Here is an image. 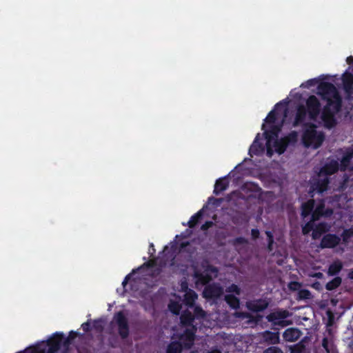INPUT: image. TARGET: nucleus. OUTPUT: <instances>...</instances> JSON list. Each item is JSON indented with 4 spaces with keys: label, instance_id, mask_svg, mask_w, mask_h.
<instances>
[{
    "label": "nucleus",
    "instance_id": "1",
    "mask_svg": "<svg viewBox=\"0 0 353 353\" xmlns=\"http://www.w3.org/2000/svg\"><path fill=\"white\" fill-rule=\"evenodd\" d=\"M180 295L173 294L170 299L168 308L170 311L175 314H179L182 308L181 296L184 298V302L191 311L185 312L181 316L180 332L174 334L172 338V342L168 345L167 353H181L182 349H189L194 343V330L197 323L196 320L202 319V323L204 326H214L216 323L209 322V316H207L204 311L199 307H193L194 303L197 299V294L188 287L186 282H182L179 290Z\"/></svg>",
    "mask_w": 353,
    "mask_h": 353
},
{
    "label": "nucleus",
    "instance_id": "2",
    "mask_svg": "<svg viewBox=\"0 0 353 353\" xmlns=\"http://www.w3.org/2000/svg\"><path fill=\"white\" fill-rule=\"evenodd\" d=\"M289 101L288 99L276 104L274 109L271 111L265 119L262 125V130L264 131V137L260 138L258 134L250 148L251 157L261 155L266 152L267 155L271 157L273 154H283L286 147L290 143H294L297 141L298 134L293 132L289 136L283 138H278V132L282 125L290 119L288 114V107Z\"/></svg>",
    "mask_w": 353,
    "mask_h": 353
},
{
    "label": "nucleus",
    "instance_id": "3",
    "mask_svg": "<svg viewBox=\"0 0 353 353\" xmlns=\"http://www.w3.org/2000/svg\"><path fill=\"white\" fill-rule=\"evenodd\" d=\"M335 78L336 77L322 75L318 78L310 79L301 85V87L305 88L317 86L316 94L326 101L321 119L328 126L334 123V114L339 110L341 107V98L339 93L336 88L330 83L336 81Z\"/></svg>",
    "mask_w": 353,
    "mask_h": 353
},
{
    "label": "nucleus",
    "instance_id": "4",
    "mask_svg": "<svg viewBox=\"0 0 353 353\" xmlns=\"http://www.w3.org/2000/svg\"><path fill=\"white\" fill-rule=\"evenodd\" d=\"M323 110L320 113V103L314 95H311L306 100V107L299 105L297 108L296 112L294 119V125L310 124L312 121H319L323 124L327 128H332L336 124V114H334V122L330 126L326 125L321 119V114Z\"/></svg>",
    "mask_w": 353,
    "mask_h": 353
},
{
    "label": "nucleus",
    "instance_id": "5",
    "mask_svg": "<svg viewBox=\"0 0 353 353\" xmlns=\"http://www.w3.org/2000/svg\"><path fill=\"white\" fill-rule=\"evenodd\" d=\"M63 334L55 333L46 341H41L34 346L28 347L23 352L18 353H56L63 341Z\"/></svg>",
    "mask_w": 353,
    "mask_h": 353
},
{
    "label": "nucleus",
    "instance_id": "6",
    "mask_svg": "<svg viewBox=\"0 0 353 353\" xmlns=\"http://www.w3.org/2000/svg\"><path fill=\"white\" fill-rule=\"evenodd\" d=\"M304 125L305 127L301 138L303 145L312 149L318 148L324 141L323 133L321 131L317 130L314 125Z\"/></svg>",
    "mask_w": 353,
    "mask_h": 353
},
{
    "label": "nucleus",
    "instance_id": "7",
    "mask_svg": "<svg viewBox=\"0 0 353 353\" xmlns=\"http://www.w3.org/2000/svg\"><path fill=\"white\" fill-rule=\"evenodd\" d=\"M337 169L338 164L335 161H331L322 168L318 173L317 179H314L313 190H317L319 192L325 191L327 189L328 176L334 173Z\"/></svg>",
    "mask_w": 353,
    "mask_h": 353
},
{
    "label": "nucleus",
    "instance_id": "8",
    "mask_svg": "<svg viewBox=\"0 0 353 353\" xmlns=\"http://www.w3.org/2000/svg\"><path fill=\"white\" fill-rule=\"evenodd\" d=\"M178 239V236H176ZM192 245L188 241L179 242L176 239L173 243H171L169 245L165 246L164 250L161 254L162 259H164V265L167 263L172 264V261L175 256L178 253L190 252L191 250Z\"/></svg>",
    "mask_w": 353,
    "mask_h": 353
},
{
    "label": "nucleus",
    "instance_id": "9",
    "mask_svg": "<svg viewBox=\"0 0 353 353\" xmlns=\"http://www.w3.org/2000/svg\"><path fill=\"white\" fill-rule=\"evenodd\" d=\"M240 194L243 198L253 196L266 201H270L273 199V194L271 192H261V190L256 185L251 182L246 183L241 188Z\"/></svg>",
    "mask_w": 353,
    "mask_h": 353
},
{
    "label": "nucleus",
    "instance_id": "10",
    "mask_svg": "<svg viewBox=\"0 0 353 353\" xmlns=\"http://www.w3.org/2000/svg\"><path fill=\"white\" fill-rule=\"evenodd\" d=\"M203 271L196 270L194 272V279L196 285H204L208 283L212 276H216V270L208 265L203 266Z\"/></svg>",
    "mask_w": 353,
    "mask_h": 353
},
{
    "label": "nucleus",
    "instance_id": "11",
    "mask_svg": "<svg viewBox=\"0 0 353 353\" xmlns=\"http://www.w3.org/2000/svg\"><path fill=\"white\" fill-rule=\"evenodd\" d=\"M227 294L225 296L226 302L233 308H236L239 305V299L234 296L240 294V289L238 286L232 284L227 290Z\"/></svg>",
    "mask_w": 353,
    "mask_h": 353
},
{
    "label": "nucleus",
    "instance_id": "12",
    "mask_svg": "<svg viewBox=\"0 0 353 353\" xmlns=\"http://www.w3.org/2000/svg\"><path fill=\"white\" fill-rule=\"evenodd\" d=\"M113 322L118 326L119 333L121 336L125 338L128 335V325L127 320L122 312H118L115 314Z\"/></svg>",
    "mask_w": 353,
    "mask_h": 353
},
{
    "label": "nucleus",
    "instance_id": "13",
    "mask_svg": "<svg viewBox=\"0 0 353 353\" xmlns=\"http://www.w3.org/2000/svg\"><path fill=\"white\" fill-rule=\"evenodd\" d=\"M289 316V312L286 310L276 311L268 316L270 321L272 322L275 325H280L281 326H285L288 322L285 319Z\"/></svg>",
    "mask_w": 353,
    "mask_h": 353
},
{
    "label": "nucleus",
    "instance_id": "14",
    "mask_svg": "<svg viewBox=\"0 0 353 353\" xmlns=\"http://www.w3.org/2000/svg\"><path fill=\"white\" fill-rule=\"evenodd\" d=\"M219 202L218 200L214 199H210L208 204L204 206L199 212H197L195 215L192 216L190 220L188 221L189 227H193L198 221L199 219L207 212L208 209H212L214 205H216Z\"/></svg>",
    "mask_w": 353,
    "mask_h": 353
},
{
    "label": "nucleus",
    "instance_id": "15",
    "mask_svg": "<svg viewBox=\"0 0 353 353\" xmlns=\"http://www.w3.org/2000/svg\"><path fill=\"white\" fill-rule=\"evenodd\" d=\"M343 86L347 97L353 99V75L348 70L343 74Z\"/></svg>",
    "mask_w": 353,
    "mask_h": 353
},
{
    "label": "nucleus",
    "instance_id": "16",
    "mask_svg": "<svg viewBox=\"0 0 353 353\" xmlns=\"http://www.w3.org/2000/svg\"><path fill=\"white\" fill-rule=\"evenodd\" d=\"M223 294V290L219 285H210L203 291V296L206 299L219 297Z\"/></svg>",
    "mask_w": 353,
    "mask_h": 353
},
{
    "label": "nucleus",
    "instance_id": "17",
    "mask_svg": "<svg viewBox=\"0 0 353 353\" xmlns=\"http://www.w3.org/2000/svg\"><path fill=\"white\" fill-rule=\"evenodd\" d=\"M301 332L296 328H288L283 333V338L288 341H295L299 339Z\"/></svg>",
    "mask_w": 353,
    "mask_h": 353
},
{
    "label": "nucleus",
    "instance_id": "18",
    "mask_svg": "<svg viewBox=\"0 0 353 353\" xmlns=\"http://www.w3.org/2000/svg\"><path fill=\"white\" fill-rule=\"evenodd\" d=\"M339 241L340 239L337 236L328 234L322 239L321 245L325 248H333L339 243Z\"/></svg>",
    "mask_w": 353,
    "mask_h": 353
},
{
    "label": "nucleus",
    "instance_id": "19",
    "mask_svg": "<svg viewBox=\"0 0 353 353\" xmlns=\"http://www.w3.org/2000/svg\"><path fill=\"white\" fill-rule=\"evenodd\" d=\"M268 302L265 300H258L248 303L249 310L258 312L264 310L268 306Z\"/></svg>",
    "mask_w": 353,
    "mask_h": 353
},
{
    "label": "nucleus",
    "instance_id": "20",
    "mask_svg": "<svg viewBox=\"0 0 353 353\" xmlns=\"http://www.w3.org/2000/svg\"><path fill=\"white\" fill-rule=\"evenodd\" d=\"M264 339L267 342H268L270 343L275 344L279 342V336L277 332L273 333V332H266L264 333Z\"/></svg>",
    "mask_w": 353,
    "mask_h": 353
},
{
    "label": "nucleus",
    "instance_id": "21",
    "mask_svg": "<svg viewBox=\"0 0 353 353\" xmlns=\"http://www.w3.org/2000/svg\"><path fill=\"white\" fill-rule=\"evenodd\" d=\"M328 229L329 227L327 225L324 223L319 224L318 226L316 227V228L312 232L313 238H319L323 232L328 230Z\"/></svg>",
    "mask_w": 353,
    "mask_h": 353
},
{
    "label": "nucleus",
    "instance_id": "22",
    "mask_svg": "<svg viewBox=\"0 0 353 353\" xmlns=\"http://www.w3.org/2000/svg\"><path fill=\"white\" fill-rule=\"evenodd\" d=\"M227 186H228V181L225 179L217 180L215 183L214 192L216 194H218V193L223 191L224 190H225Z\"/></svg>",
    "mask_w": 353,
    "mask_h": 353
},
{
    "label": "nucleus",
    "instance_id": "23",
    "mask_svg": "<svg viewBox=\"0 0 353 353\" xmlns=\"http://www.w3.org/2000/svg\"><path fill=\"white\" fill-rule=\"evenodd\" d=\"M350 160H353V149L347 150L345 155L342 159L341 164V169H345L347 165V163Z\"/></svg>",
    "mask_w": 353,
    "mask_h": 353
},
{
    "label": "nucleus",
    "instance_id": "24",
    "mask_svg": "<svg viewBox=\"0 0 353 353\" xmlns=\"http://www.w3.org/2000/svg\"><path fill=\"white\" fill-rule=\"evenodd\" d=\"M314 208V201L312 200L307 201L302 205V216H307Z\"/></svg>",
    "mask_w": 353,
    "mask_h": 353
},
{
    "label": "nucleus",
    "instance_id": "25",
    "mask_svg": "<svg viewBox=\"0 0 353 353\" xmlns=\"http://www.w3.org/2000/svg\"><path fill=\"white\" fill-rule=\"evenodd\" d=\"M341 263L340 261H335L330 266L328 273L331 275L335 274L341 270Z\"/></svg>",
    "mask_w": 353,
    "mask_h": 353
},
{
    "label": "nucleus",
    "instance_id": "26",
    "mask_svg": "<svg viewBox=\"0 0 353 353\" xmlns=\"http://www.w3.org/2000/svg\"><path fill=\"white\" fill-rule=\"evenodd\" d=\"M323 204H320L319 206H317L314 210V212L312 214V219L313 221L318 219L319 216L324 214V212L322 211L323 208ZM332 213V211H327L325 212V215L330 214Z\"/></svg>",
    "mask_w": 353,
    "mask_h": 353
},
{
    "label": "nucleus",
    "instance_id": "27",
    "mask_svg": "<svg viewBox=\"0 0 353 353\" xmlns=\"http://www.w3.org/2000/svg\"><path fill=\"white\" fill-rule=\"evenodd\" d=\"M341 283V279L339 277L334 278L332 281L326 285V288L328 290H332L337 288Z\"/></svg>",
    "mask_w": 353,
    "mask_h": 353
},
{
    "label": "nucleus",
    "instance_id": "28",
    "mask_svg": "<svg viewBox=\"0 0 353 353\" xmlns=\"http://www.w3.org/2000/svg\"><path fill=\"white\" fill-rule=\"evenodd\" d=\"M352 235H353V229L345 230L343 233V241L347 242Z\"/></svg>",
    "mask_w": 353,
    "mask_h": 353
},
{
    "label": "nucleus",
    "instance_id": "29",
    "mask_svg": "<svg viewBox=\"0 0 353 353\" xmlns=\"http://www.w3.org/2000/svg\"><path fill=\"white\" fill-rule=\"evenodd\" d=\"M263 353H283L281 350L276 347H271L267 349Z\"/></svg>",
    "mask_w": 353,
    "mask_h": 353
},
{
    "label": "nucleus",
    "instance_id": "30",
    "mask_svg": "<svg viewBox=\"0 0 353 353\" xmlns=\"http://www.w3.org/2000/svg\"><path fill=\"white\" fill-rule=\"evenodd\" d=\"M299 296L301 299H309L310 297V292L307 290H301L299 292Z\"/></svg>",
    "mask_w": 353,
    "mask_h": 353
},
{
    "label": "nucleus",
    "instance_id": "31",
    "mask_svg": "<svg viewBox=\"0 0 353 353\" xmlns=\"http://www.w3.org/2000/svg\"><path fill=\"white\" fill-rule=\"evenodd\" d=\"M301 285L297 282H292L289 284V288L293 290H297L300 288Z\"/></svg>",
    "mask_w": 353,
    "mask_h": 353
},
{
    "label": "nucleus",
    "instance_id": "32",
    "mask_svg": "<svg viewBox=\"0 0 353 353\" xmlns=\"http://www.w3.org/2000/svg\"><path fill=\"white\" fill-rule=\"evenodd\" d=\"M312 228V223H308L303 228V234H307Z\"/></svg>",
    "mask_w": 353,
    "mask_h": 353
},
{
    "label": "nucleus",
    "instance_id": "33",
    "mask_svg": "<svg viewBox=\"0 0 353 353\" xmlns=\"http://www.w3.org/2000/svg\"><path fill=\"white\" fill-rule=\"evenodd\" d=\"M323 346L326 350L327 353H334V351L333 350H330L328 347V342L327 339H324L323 341Z\"/></svg>",
    "mask_w": 353,
    "mask_h": 353
},
{
    "label": "nucleus",
    "instance_id": "34",
    "mask_svg": "<svg viewBox=\"0 0 353 353\" xmlns=\"http://www.w3.org/2000/svg\"><path fill=\"white\" fill-rule=\"evenodd\" d=\"M135 274V271H133L132 274L128 275L125 280L123 281L122 283V285H123V287L125 288V285L127 284V283L128 282V281H130L131 279L132 278L133 275Z\"/></svg>",
    "mask_w": 353,
    "mask_h": 353
},
{
    "label": "nucleus",
    "instance_id": "35",
    "mask_svg": "<svg viewBox=\"0 0 353 353\" xmlns=\"http://www.w3.org/2000/svg\"><path fill=\"white\" fill-rule=\"evenodd\" d=\"M266 234H267V236H268V237L269 239V250H272V243H273V242H272V236L271 235V233L269 232H267Z\"/></svg>",
    "mask_w": 353,
    "mask_h": 353
},
{
    "label": "nucleus",
    "instance_id": "36",
    "mask_svg": "<svg viewBox=\"0 0 353 353\" xmlns=\"http://www.w3.org/2000/svg\"><path fill=\"white\" fill-rule=\"evenodd\" d=\"M212 224V222L206 221L205 223L202 225V229L205 230L211 227Z\"/></svg>",
    "mask_w": 353,
    "mask_h": 353
},
{
    "label": "nucleus",
    "instance_id": "37",
    "mask_svg": "<svg viewBox=\"0 0 353 353\" xmlns=\"http://www.w3.org/2000/svg\"><path fill=\"white\" fill-rule=\"evenodd\" d=\"M259 234V232L257 230H252V235L253 238H257Z\"/></svg>",
    "mask_w": 353,
    "mask_h": 353
},
{
    "label": "nucleus",
    "instance_id": "38",
    "mask_svg": "<svg viewBox=\"0 0 353 353\" xmlns=\"http://www.w3.org/2000/svg\"><path fill=\"white\" fill-rule=\"evenodd\" d=\"M81 327L84 331H88L90 327V324L89 323H85L82 324Z\"/></svg>",
    "mask_w": 353,
    "mask_h": 353
},
{
    "label": "nucleus",
    "instance_id": "39",
    "mask_svg": "<svg viewBox=\"0 0 353 353\" xmlns=\"http://www.w3.org/2000/svg\"><path fill=\"white\" fill-rule=\"evenodd\" d=\"M346 61L348 64H352L353 63V57H348L346 59Z\"/></svg>",
    "mask_w": 353,
    "mask_h": 353
},
{
    "label": "nucleus",
    "instance_id": "40",
    "mask_svg": "<svg viewBox=\"0 0 353 353\" xmlns=\"http://www.w3.org/2000/svg\"><path fill=\"white\" fill-rule=\"evenodd\" d=\"M154 252V249L153 248V244L150 245V248L149 250V254H152Z\"/></svg>",
    "mask_w": 353,
    "mask_h": 353
},
{
    "label": "nucleus",
    "instance_id": "41",
    "mask_svg": "<svg viewBox=\"0 0 353 353\" xmlns=\"http://www.w3.org/2000/svg\"><path fill=\"white\" fill-rule=\"evenodd\" d=\"M75 333L74 332H70V337L74 338Z\"/></svg>",
    "mask_w": 353,
    "mask_h": 353
},
{
    "label": "nucleus",
    "instance_id": "42",
    "mask_svg": "<svg viewBox=\"0 0 353 353\" xmlns=\"http://www.w3.org/2000/svg\"><path fill=\"white\" fill-rule=\"evenodd\" d=\"M209 353H221V352L219 351V350H215L210 351Z\"/></svg>",
    "mask_w": 353,
    "mask_h": 353
},
{
    "label": "nucleus",
    "instance_id": "43",
    "mask_svg": "<svg viewBox=\"0 0 353 353\" xmlns=\"http://www.w3.org/2000/svg\"><path fill=\"white\" fill-rule=\"evenodd\" d=\"M315 276L317 277H321L323 276V274H322V273H317V274H316Z\"/></svg>",
    "mask_w": 353,
    "mask_h": 353
},
{
    "label": "nucleus",
    "instance_id": "44",
    "mask_svg": "<svg viewBox=\"0 0 353 353\" xmlns=\"http://www.w3.org/2000/svg\"><path fill=\"white\" fill-rule=\"evenodd\" d=\"M237 241L239 243H243V242H244V239H238Z\"/></svg>",
    "mask_w": 353,
    "mask_h": 353
},
{
    "label": "nucleus",
    "instance_id": "45",
    "mask_svg": "<svg viewBox=\"0 0 353 353\" xmlns=\"http://www.w3.org/2000/svg\"><path fill=\"white\" fill-rule=\"evenodd\" d=\"M144 268H140L137 271H140V270H143V269H144Z\"/></svg>",
    "mask_w": 353,
    "mask_h": 353
},
{
    "label": "nucleus",
    "instance_id": "46",
    "mask_svg": "<svg viewBox=\"0 0 353 353\" xmlns=\"http://www.w3.org/2000/svg\"><path fill=\"white\" fill-rule=\"evenodd\" d=\"M236 314L237 317H241V314H237V313H236Z\"/></svg>",
    "mask_w": 353,
    "mask_h": 353
},
{
    "label": "nucleus",
    "instance_id": "47",
    "mask_svg": "<svg viewBox=\"0 0 353 353\" xmlns=\"http://www.w3.org/2000/svg\"><path fill=\"white\" fill-rule=\"evenodd\" d=\"M97 323H101V321H99L97 322Z\"/></svg>",
    "mask_w": 353,
    "mask_h": 353
},
{
    "label": "nucleus",
    "instance_id": "48",
    "mask_svg": "<svg viewBox=\"0 0 353 353\" xmlns=\"http://www.w3.org/2000/svg\"><path fill=\"white\" fill-rule=\"evenodd\" d=\"M236 193H234L232 196H236Z\"/></svg>",
    "mask_w": 353,
    "mask_h": 353
},
{
    "label": "nucleus",
    "instance_id": "49",
    "mask_svg": "<svg viewBox=\"0 0 353 353\" xmlns=\"http://www.w3.org/2000/svg\"><path fill=\"white\" fill-rule=\"evenodd\" d=\"M351 278H353V274L350 276Z\"/></svg>",
    "mask_w": 353,
    "mask_h": 353
}]
</instances>
